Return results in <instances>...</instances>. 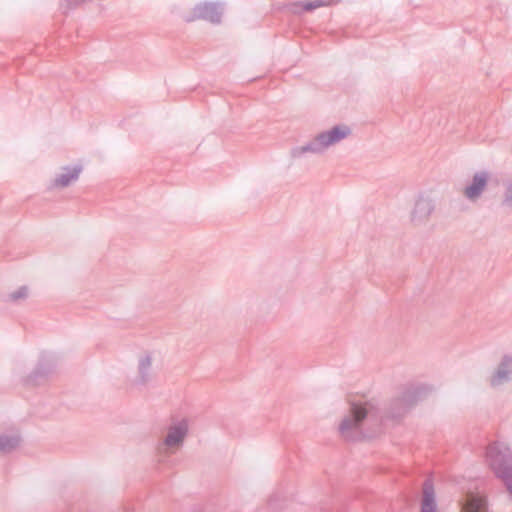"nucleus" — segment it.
I'll list each match as a JSON object with an SVG mask.
<instances>
[{"label":"nucleus","mask_w":512,"mask_h":512,"mask_svg":"<svg viewBox=\"0 0 512 512\" xmlns=\"http://www.w3.org/2000/svg\"><path fill=\"white\" fill-rule=\"evenodd\" d=\"M432 391L433 387L427 384L407 386L400 397L392 400L385 414L371 402L352 403L349 414L339 425V432L347 441L374 437L381 432L386 420L402 418L413 405L425 399Z\"/></svg>","instance_id":"nucleus-1"},{"label":"nucleus","mask_w":512,"mask_h":512,"mask_svg":"<svg viewBox=\"0 0 512 512\" xmlns=\"http://www.w3.org/2000/svg\"><path fill=\"white\" fill-rule=\"evenodd\" d=\"M351 130L346 125H337L328 131L318 133L309 142L302 146L293 147L290 151L292 158H301L306 154H321L330 146L345 139Z\"/></svg>","instance_id":"nucleus-2"},{"label":"nucleus","mask_w":512,"mask_h":512,"mask_svg":"<svg viewBox=\"0 0 512 512\" xmlns=\"http://www.w3.org/2000/svg\"><path fill=\"white\" fill-rule=\"evenodd\" d=\"M486 458L496 477L503 480L512 495V452L503 443L490 444L486 450Z\"/></svg>","instance_id":"nucleus-3"},{"label":"nucleus","mask_w":512,"mask_h":512,"mask_svg":"<svg viewBox=\"0 0 512 512\" xmlns=\"http://www.w3.org/2000/svg\"><path fill=\"white\" fill-rule=\"evenodd\" d=\"M222 14L223 7L219 3L204 2L194 7L192 19H203L213 24H219Z\"/></svg>","instance_id":"nucleus-4"},{"label":"nucleus","mask_w":512,"mask_h":512,"mask_svg":"<svg viewBox=\"0 0 512 512\" xmlns=\"http://www.w3.org/2000/svg\"><path fill=\"white\" fill-rule=\"evenodd\" d=\"M420 512H439L435 486L432 478H426L422 483Z\"/></svg>","instance_id":"nucleus-5"},{"label":"nucleus","mask_w":512,"mask_h":512,"mask_svg":"<svg viewBox=\"0 0 512 512\" xmlns=\"http://www.w3.org/2000/svg\"><path fill=\"white\" fill-rule=\"evenodd\" d=\"M188 429L189 425L187 419H181L180 421L170 425L164 439V445L167 447L181 445L188 434Z\"/></svg>","instance_id":"nucleus-6"},{"label":"nucleus","mask_w":512,"mask_h":512,"mask_svg":"<svg viewBox=\"0 0 512 512\" xmlns=\"http://www.w3.org/2000/svg\"><path fill=\"white\" fill-rule=\"evenodd\" d=\"M434 208L435 207L431 199L422 195L419 196L411 213V221L414 224H422L426 222L434 211Z\"/></svg>","instance_id":"nucleus-7"},{"label":"nucleus","mask_w":512,"mask_h":512,"mask_svg":"<svg viewBox=\"0 0 512 512\" xmlns=\"http://www.w3.org/2000/svg\"><path fill=\"white\" fill-rule=\"evenodd\" d=\"M488 179L489 175L486 171L475 173L471 183L464 189V196L470 201L477 200L485 190Z\"/></svg>","instance_id":"nucleus-8"},{"label":"nucleus","mask_w":512,"mask_h":512,"mask_svg":"<svg viewBox=\"0 0 512 512\" xmlns=\"http://www.w3.org/2000/svg\"><path fill=\"white\" fill-rule=\"evenodd\" d=\"M512 374V357L510 355L503 356L501 362L491 376L490 385L498 387L507 383L511 379Z\"/></svg>","instance_id":"nucleus-9"},{"label":"nucleus","mask_w":512,"mask_h":512,"mask_svg":"<svg viewBox=\"0 0 512 512\" xmlns=\"http://www.w3.org/2000/svg\"><path fill=\"white\" fill-rule=\"evenodd\" d=\"M462 512H488V503L480 493H468L462 504Z\"/></svg>","instance_id":"nucleus-10"},{"label":"nucleus","mask_w":512,"mask_h":512,"mask_svg":"<svg viewBox=\"0 0 512 512\" xmlns=\"http://www.w3.org/2000/svg\"><path fill=\"white\" fill-rule=\"evenodd\" d=\"M53 370V365L42 357L35 370L26 378L28 385H38Z\"/></svg>","instance_id":"nucleus-11"},{"label":"nucleus","mask_w":512,"mask_h":512,"mask_svg":"<svg viewBox=\"0 0 512 512\" xmlns=\"http://www.w3.org/2000/svg\"><path fill=\"white\" fill-rule=\"evenodd\" d=\"M81 170L80 166L64 167L63 172L53 180L52 186L61 188L67 187L72 181L78 179Z\"/></svg>","instance_id":"nucleus-12"},{"label":"nucleus","mask_w":512,"mask_h":512,"mask_svg":"<svg viewBox=\"0 0 512 512\" xmlns=\"http://www.w3.org/2000/svg\"><path fill=\"white\" fill-rule=\"evenodd\" d=\"M152 358L149 354L140 357L138 362L137 383L144 385L151 379Z\"/></svg>","instance_id":"nucleus-13"},{"label":"nucleus","mask_w":512,"mask_h":512,"mask_svg":"<svg viewBox=\"0 0 512 512\" xmlns=\"http://www.w3.org/2000/svg\"><path fill=\"white\" fill-rule=\"evenodd\" d=\"M20 444V437L17 434L0 435V451L8 454L15 450Z\"/></svg>","instance_id":"nucleus-14"},{"label":"nucleus","mask_w":512,"mask_h":512,"mask_svg":"<svg viewBox=\"0 0 512 512\" xmlns=\"http://www.w3.org/2000/svg\"><path fill=\"white\" fill-rule=\"evenodd\" d=\"M27 296H28V287L21 286L17 290L8 294L7 300L10 302H17L19 300L26 299Z\"/></svg>","instance_id":"nucleus-15"},{"label":"nucleus","mask_w":512,"mask_h":512,"mask_svg":"<svg viewBox=\"0 0 512 512\" xmlns=\"http://www.w3.org/2000/svg\"><path fill=\"white\" fill-rule=\"evenodd\" d=\"M325 5V2L322 0L308 1L303 4L304 11H312L316 8L322 7Z\"/></svg>","instance_id":"nucleus-16"},{"label":"nucleus","mask_w":512,"mask_h":512,"mask_svg":"<svg viewBox=\"0 0 512 512\" xmlns=\"http://www.w3.org/2000/svg\"><path fill=\"white\" fill-rule=\"evenodd\" d=\"M503 204L508 206L512 205V180L508 183L506 187Z\"/></svg>","instance_id":"nucleus-17"}]
</instances>
